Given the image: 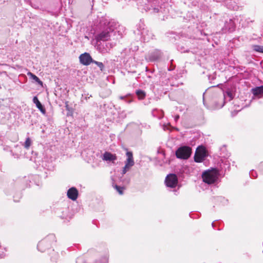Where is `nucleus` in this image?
Returning <instances> with one entry per match:
<instances>
[{
  "label": "nucleus",
  "mask_w": 263,
  "mask_h": 263,
  "mask_svg": "<svg viewBox=\"0 0 263 263\" xmlns=\"http://www.w3.org/2000/svg\"><path fill=\"white\" fill-rule=\"evenodd\" d=\"M166 185L168 187L174 188L176 187L178 183V178L177 176L174 174H170L168 175L165 180Z\"/></svg>",
  "instance_id": "obj_5"
},
{
  "label": "nucleus",
  "mask_w": 263,
  "mask_h": 263,
  "mask_svg": "<svg viewBox=\"0 0 263 263\" xmlns=\"http://www.w3.org/2000/svg\"><path fill=\"white\" fill-rule=\"evenodd\" d=\"M27 75L28 76H29L30 78H31L32 79L34 80L36 83H37V84H40L41 85H43L42 81H41L40 80V79L37 76H36L35 74H33L31 72H28L27 73Z\"/></svg>",
  "instance_id": "obj_14"
},
{
  "label": "nucleus",
  "mask_w": 263,
  "mask_h": 263,
  "mask_svg": "<svg viewBox=\"0 0 263 263\" xmlns=\"http://www.w3.org/2000/svg\"><path fill=\"white\" fill-rule=\"evenodd\" d=\"M33 102L35 104L36 107L43 113L45 114L46 110L44 107L43 106L41 102L38 100L37 97L35 96L33 98Z\"/></svg>",
  "instance_id": "obj_10"
},
{
  "label": "nucleus",
  "mask_w": 263,
  "mask_h": 263,
  "mask_svg": "<svg viewBox=\"0 0 263 263\" xmlns=\"http://www.w3.org/2000/svg\"><path fill=\"white\" fill-rule=\"evenodd\" d=\"M179 118V115H177L176 116H175V121H177V120Z\"/></svg>",
  "instance_id": "obj_26"
},
{
  "label": "nucleus",
  "mask_w": 263,
  "mask_h": 263,
  "mask_svg": "<svg viewBox=\"0 0 263 263\" xmlns=\"http://www.w3.org/2000/svg\"><path fill=\"white\" fill-rule=\"evenodd\" d=\"M31 144V140L30 138L28 137L26 138V141L23 144L24 147L26 149H28Z\"/></svg>",
  "instance_id": "obj_18"
},
{
  "label": "nucleus",
  "mask_w": 263,
  "mask_h": 263,
  "mask_svg": "<svg viewBox=\"0 0 263 263\" xmlns=\"http://www.w3.org/2000/svg\"><path fill=\"white\" fill-rule=\"evenodd\" d=\"M250 175L253 177V178H256L257 177V174L255 171H254L253 170L251 171L250 172Z\"/></svg>",
  "instance_id": "obj_21"
},
{
  "label": "nucleus",
  "mask_w": 263,
  "mask_h": 263,
  "mask_svg": "<svg viewBox=\"0 0 263 263\" xmlns=\"http://www.w3.org/2000/svg\"><path fill=\"white\" fill-rule=\"evenodd\" d=\"M67 195L68 198L74 201L78 198V191L76 187H72L68 190Z\"/></svg>",
  "instance_id": "obj_8"
},
{
  "label": "nucleus",
  "mask_w": 263,
  "mask_h": 263,
  "mask_svg": "<svg viewBox=\"0 0 263 263\" xmlns=\"http://www.w3.org/2000/svg\"><path fill=\"white\" fill-rule=\"evenodd\" d=\"M125 98H126V96H120V99L121 100H124V99H125Z\"/></svg>",
  "instance_id": "obj_25"
},
{
  "label": "nucleus",
  "mask_w": 263,
  "mask_h": 263,
  "mask_svg": "<svg viewBox=\"0 0 263 263\" xmlns=\"http://www.w3.org/2000/svg\"><path fill=\"white\" fill-rule=\"evenodd\" d=\"M117 159V157L115 154H112L109 152H105L103 154V160L114 162Z\"/></svg>",
  "instance_id": "obj_9"
},
{
  "label": "nucleus",
  "mask_w": 263,
  "mask_h": 263,
  "mask_svg": "<svg viewBox=\"0 0 263 263\" xmlns=\"http://www.w3.org/2000/svg\"><path fill=\"white\" fill-rule=\"evenodd\" d=\"M136 93L139 99H143L145 97V93L142 90H137L136 91Z\"/></svg>",
  "instance_id": "obj_16"
},
{
  "label": "nucleus",
  "mask_w": 263,
  "mask_h": 263,
  "mask_svg": "<svg viewBox=\"0 0 263 263\" xmlns=\"http://www.w3.org/2000/svg\"><path fill=\"white\" fill-rule=\"evenodd\" d=\"M212 226L214 227V223H212Z\"/></svg>",
  "instance_id": "obj_27"
},
{
  "label": "nucleus",
  "mask_w": 263,
  "mask_h": 263,
  "mask_svg": "<svg viewBox=\"0 0 263 263\" xmlns=\"http://www.w3.org/2000/svg\"><path fill=\"white\" fill-rule=\"evenodd\" d=\"M225 27L230 32L233 31L235 30V28L234 22L232 20H230L229 23H227L226 24Z\"/></svg>",
  "instance_id": "obj_13"
},
{
  "label": "nucleus",
  "mask_w": 263,
  "mask_h": 263,
  "mask_svg": "<svg viewBox=\"0 0 263 263\" xmlns=\"http://www.w3.org/2000/svg\"><path fill=\"white\" fill-rule=\"evenodd\" d=\"M44 243V241L40 242L37 245V248L39 249H40V247H41Z\"/></svg>",
  "instance_id": "obj_23"
},
{
  "label": "nucleus",
  "mask_w": 263,
  "mask_h": 263,
  "mask_svg": "<svg viewBox=\"0 0 263 263\" xmlns=\"http://www.w3.org/2000/svg\"><path fill=\"white\" fill-rule=\"evenodd\" d=\"M92 63L96 64L100 68L101 70L102 71L103 70L104 66L102 62H97L93 60V61H92Z\"/></svg>",
  "instance_id": "obj_19"
},
{
  "label": "nucleus",
  "mask_w": 263,
  "mask_h": 263,
  "mask_svg": "<svg viewBox=\"0 0 263 263\" xmlns=\"http://www.w3.org/2000/svg\"><path fill=\"white\" fill-rule=\"evenodd\" d=\"M253 49L256 52L263 53V46L254 45L253 46Z\"/></svg>",
  "instance_id": "obj_17"
},
{
  "label": "nucleus",
  "mask_w": 263,
  "mask_h": 263,
  "mask_svg": "<svg viewBox=\"0 0 263 263\" xmlns=\"http://www.w3.org/2000/svg\"><path fill=\"white\" fill-rule=\"evenodd\" d=\"M192 154V148L187 146H181L176 151L177 158L181 159H188Z\"/></svg>",
  "instance_id": "obj_1"
},
{
  "label": "nucleus",
  "mask_w": 263,
  "mask_h": 263,
  "mask_svg": "<svg viewBox=\"0 0 263 263\" xmlns=\"http://www.w3.org/2000/svg\"><path fill=\"white\" fill-rule=\"evenodd\" d=\"M126 155L127 158L125 162V165L122 170V174L123 175L128 171L135 164L133 153L128 151L126 152Z\"/></svg>",
  "instance_id": "obj_2"
},
{
  "label": "nucleus",
  "mask_w": 263,
  "mask_h": 263,
  "mask_svg": "<svg viewBox=\"0 0 263 263\" xmlns=\"http://www.w3.org/2000/svg\"><path fill=\"white\" fill-rule=\"evenodd\" d=\"M97 49L102 53H106L108 52L107 49H106L104 47V44H102L101 43H97V45H96Z\"/></svg>",
  "instance_id": "obj_15"
},
{
  "label": "nucleus",
  "mask_w": 263,
  "mask_h": 263,
  "mask_svg": "<svg viewBox=\"0 0 263 263\" xmlns=\"http://www.w3.org/2000/svg\"><path fill=\"white\" fill-rule=\"evenodd\" d=\"M252 92L255 96L263 95V85L252 89Z\"/></svg>",
  "instance_id": "obj_12"
},
{
  "label": "nucleus",
  "mask_w": 263,
  "mask_h": 263,
  "mask_svg": "<svg viewBox=\"0 0 263 263\" xmlns=\"http://www.w3.org/2000/svg\"><path fill=\"white\" fill-rule=\"evenodd\" d=\"M206 151L202 147H198L194 156V160L196 162H202L206 157Z\"/></svg>",
  "instance_id": "obj_4"
},
{
  "label": "nucleus",
  "mask_w": 263,
  "mask_h": 263,
  "mask_svg": "<svg viewBox=\"0 0 263 263\" xmlns=\"http://www.w3.org/2000/svg\"><path fill=\"white\" fill-rule=\"evenodd\" d=\"M125 101L128 103H130L132 100L130 99V100H125Z\"/></svg>",
  "instance_id": "obj_24"
},
{
  "label": "nucleus",
  "mask_w": 263,
  "mask_h": 263,
  "mask_svg": "<svg viewBox=\"0 0 263 263\" xmlns=\"http://www.w3.org/2000/svg\"><path fill=\"white\" fill-rule=\"evenodd\" d=\"M202 179L204 182L208 184H212L215 182L217 177L214 172L206 171L202 174Z\"/></svg>",
  "instance_id": "obj_3"
},
{
  "label": "nucleus",
  "mask_w": 263,
  "mask_h": 263,
  "mask_svg": "<svg viewBox=\"0 0 263 263\" xmlns=\"http://www.w3.org/2000/svg\"><path fill=\"white\" fill-rule=\"evenodd\" d=\"M183 47L182 46H178V50H179L180 52H188V50H183Z\"/></svg>",
  "instance_id": "obj_22"
},
{
  "label": "nucleus",
  "mask_w": 263,
  "mask_h": 263,
  "mask_svg": "<svg viewBox=\"0 0 263 263\" xmlns=\"http://www.w3.org/2000/svg\"><path fill=\"white\" fill-rule=\"evenodd\" d=\"M161 57V52L158 50H155L149 55V60L152 61H156Z\"/></svg>",
  "instance_id": "obj_11"
},
{
  "label": "nucleus",
  "mask_w": 263,
  "mask_h": 263,
  "mask_svg": "<svg viewBox=\"0 0 263 263\" xmlns=\"http://www.w3.org/2000/svg\"><path fill=\"white\" fill-rule=\"evenodd\" d=\"M79 59L81 63L84 65H88L93 61L90 54L86 52L81 54Z\"/></svg>",
  "instance_id": "obj_6"
},
{
  "label": "nucleus",
  "mask_w": 263,
  "mask_h": 263,
  "mask_svg": "<svg viewBox=\"0 0 263 263\" xmlns=\"http://www.w3.org/2000/svg\"><path fill=\"white\" fill-rule=\"evenodd\" d=\"M115 188L116 189V190L118 191L120 194H123V190L124 189L123 187H120L116 185H115Z\"/></svg>",
  "instance_id": "obj_20"
},
{
  "label": "nucleus",
  "mask_w": 263,
  "mask_h": 263,
  "mask_svg": "<svg viewBox=\"0 0 263 263\" xmlns=\"http://www.w3.org/2000/svg\"><path fill=\"white\" fill-rule=\"evenodd\" d=\"M110 38V32L108 30H106L102 31L101 33L98 34L96 36V39L97 42H99L101 41H106L108 40Z\"/></svg>",
  "instance_id": "obj_7"
}]
</instances>
